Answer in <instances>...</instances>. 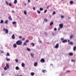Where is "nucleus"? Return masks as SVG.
I'll return each instance as SVG.
<instances>
[{"instance_id": "nucleus-1", "label": "nucleus", "mask_w": 76, "mask_h": 76, "mask_svg": "<svg viewBox=\"0 0 76 76\" xmlns=\"http://www.w3.org/2000/svg\"><path fill=\"white\" fill-rule=\"evenodd\" d=\"M16 44L18 45H20L22 44V42L20 40H18L16 41Z\"/></svg>"}, {"instance_id": "nucleus-2", "label": "nucleus", "mask_w": 76, "mask_h": 76, "mask_svg": "<svg viewBox=\"0 0 76 76\" xmlns=\"http://www.w3.org/2000/svg\"><path fill=\"white\" fill-rule=\"evenodd\" d=\"M40 62L41 63H45V59L43 58H42L40 60Z\"/></svg>"}, {"instance_id": "nucleus-3", "label": "nucleus", "mask_w": 76, "mask_h": 76, "mask_svg": "<svg viewBox=\"0 0 76 76\" xmlns=\"http://www.w3.org/2000/svg\"><path fill=\"white\" fill-rule=\"evenodd\" d=\"M59 46L58 43H57L56 46H55L54 48H58V47Z\"/></svg>"}, {"instance_id": "nucleus-4", "label": "nucleus", "mask_w": 76, "mask_h": 76, "mask_svg": "<svg viewBox=\"0 0 76 76\" xmlns=\"http://www.w3.org/2000/svg\"><path fill=\"white\" fill-rule=\"evenodd\" d=\"M59 27L61 29L63 28V25L62 24H60L59 25Z\"/></svg>"}, {"instance_id": "nucleus-5", "label": "nucleus", "mask_w": 76, "mask_h": 76, "mask_svg": "<svg viewBox=\"0 0 76 76\" xmlns=\"http://www.w3.org/2000/svg\"><path fill=\"white\" fill-rule=\"evenodd\" d=\"M34 67H36V66H37L38 65V63H37V62H35L34 63Z\"/></svg>"}, {"instance_id": "nucleus-6", "label": "nucleus", "mask_w": 76, "mask_h": 76, "mask_svg": "<svg viewBox=\"0 0 76 76\" xmlns=\"http://www.w3.org/2000/svg\"><path fill=\"white\" fill-rule=\"evenodd\" d=\"M13 47L14 48H16L17 47V45L16 44H14L13 45Z\"/></svg>"}, {"instance_id": "nucleus-7", "label": "nucleus", "mask_w": 76, "mask_h": 76, "mask_svg": "<svg viewBox=\"0 0 76 76\" xmlns=\"http://www.w3.org/2000/svg\"><path fill=\"white\" fill-rule=\"evenodd\" d=\"M69 44H70V45H73V42H71L69 43Z\"/></svg>"}, {"instance_id": "nucleus-8", "label": "nucleus", "mask_w": 76, "mask_h": 76, "mask_svg": "<svg viewBox=\"0 0 76 76\" xmlns=\"http://www.w3.org/2000/svg\"><path fill=\"white\" fill-rule=\"evenodd\" d=\"M62 42L63 43H65V42H67V40H64L62 41Z\"/></svg>"}, {"instance_id": "nucleus-9", "label": "nucleus", "mask_w": 76, "mask_h": 76, "mask_svg": "<svg viewBox=\"0 0 76 76\" xmlns=\"http://www.w3.org/2000/svg\"><path fill=\"white\" fill-rule=\"evenodd\" d=\"M5 32L6 34H8V32H9V31H8V30H7V29H6Z\"/></svg>"}, {"instance_id": "nucleus-10", "label": "nucleus", "mask_w": 76, "mask_h": 76, "mask_svg": "<svg viewBox=\"0 0 76 76\" xmlns=\"http://www.w3.org/2000/svg\"><path fill=\"white\" fill-rule=\"evenodd\" d=\"M31 45H32L33 47H34L35 46V44L33 42L31 43Z\"/></svg>"}, {"instance_id": "nucleus-11", "label": "nucleus", "mask_w": 76, "mask_h": 76, "mask_svg": "<svg viewBox=\"0 0 76 76\" xmlns=\"http://www.w3.org/2000/svg\"><path fill=\"white\" fill-rule=\"evenodd\" d=\"M4 22L6 24H7L8 23V20H7L5 21Z\"/></svg>"}, {"instance_id": "nucleus-12", "label": "nucleus", "mask_w": 76, "mask_h": 76, "mask_svg": "<svg viewBox=\"0 0 76 76\" xmlns=\"http://www.w3.org/2000/svg\"><path fill=\"white\" fill-rule=\"evenodd\" d=\"M8 19H9L10 20H12V18H11V16H9L8 17Z\"/></svg>"}, {"instance_id": "nucleus-13", "label": "nucleus", "mask_w": 76, "mask_h": 76, "mask_svg": "<svg viewBox=\"0 0 76 76\" xmlns=\"http://www.w3.org/2000/svg\"><path fill=\"white\" fill-rule=\"evenodd\" d=\"M30 55H31V57H34V54L31 53H30Z\"/></svg>"}, {"instance_id": "nucleus-14", "label": "nucleus", "mask_w": 76, "mask_h": 76, "mask_svg": "<svg viewBox=\"0 0 76 76\" xmlns=\"http://www.w3.org/2000/svg\"><path fill=\"white\" fill-rule=\"evenodd\" d=\"M21 66L23 67H25V64L23 63H22L21 64Z\"/></svg>"}, {"instance_id": "nucleus-15", "label": "nucleus", "mask_w": 76, "mask_h": 76, "mask_svg": "<svg viewBox=\"0 0 76 76\" xmlns=\"http://www.w3.org/2000/svg\"><path fill=\"white\" fill-rule=\"evenodd\" d=\"M6 60H7V61H10V58H8L7 57L6 58Z\"/></svg>"}, {"instance_id": "nucleus-16", "label": "nucleus", "mask_w": 76, "mask_h": 76, "mask_svg": "<svg viewBox=\"0 0 76 76\" xmlns=\"http://www.w3.org/2000/svg\"><path fill=\"white\" fill-rule=\"evenodd\" d=\"M69 56H73V53H69Z\"/></svg>"}, {"instance_id": "nucleus-17", "label": "nucleus", "mask_w": 76, "mask_h": 76, "mask_svg": "<svg viewBox=\"0 0 76 76\" xmlns=\"http://www.w3.org/2000/svg\"><path fill=\"white\" fill-rule=\"evenodd\" d=\"M12 39H15V34H13L12 36Z\"/></svg>"}, {"instance_id": "nucleus-18", "label": "nucleus", "mask_w": 76, "mask_h": 76, "mask_svg": "<svg viewBox=\"0 0 76 76\" xmlns=\"http://www.w3.org/2000/svg\"><path fill=\"white\" fill-rule=\"evenodd\" d=\"M7 67V69H9V64H6Z\"/></svg>"}, {"instance_id": "nucleus-19", "label": "nucleus", "mask_w": 76, "mask_h": 76, "mask_svg": "<svg viewBox=\"0 0 76 76\" xmlns=\"http://www.w3.org/2000/svg\"><path fill=\"white\" fill-rule=\"evenodd\" d=\"M76 46H74L73 48V50L74 51H76Z\"/></svg>"}, {"instance_id": "nucleus-20", "label": "nucleus", "mask_w": 76, "mask_h": 76, "mask_svg": "<svg viewBox=\"0 0 76 76\" xmlns=\"http://www.w3.org/2000/svg\"><path fill=\"white\" fill-rule=\"evenodd\" d=\"M42 72H43V73H45V72H46V70L44 69V70H42Z\"/></svg>"}, {"instance_id": "nucleus-21", "label": "nucleus", "mask_w": 76, "mask_h": 76, "mask_svg": "<svg viewBox=\"0 0 76 76\" xmlns=\"http://www.w3.org/2000/svg\"><path fill=\"white\" fill-rule=\"evenodd\" d=\"M14 4H16L17 3V0H15L14 1Z\"/></svg>"}, {"instance_id": "nucleus-22", "label": "nucleus", "mask_w": 76, "mask_h": 76, "mask_svg": "<svg viewBox=\"0 0 76 76\" xmlns=\"http://www.w3.org/2000/svg\"><path fill=\"white\" fill-rule=\"evenodd\" d=\"M27 51H31V49H30L29 48H27Z\"/></svg>"}, {"instance_id": "nucleus-23", "label": "nucleus", "mask_w": 76, "mask_h": 76, "mask_svg": "<svg viewBox=\"0 0 76 76\" xmlns=\"http://www.w3.org/2000/svg\"><path fill=\"white\" fill-rule=\"evenodd\" d=\"M44 20L46 22H48V19L45 18L44 19Z\"/></svg>"}, {"instance_id": "nucleus-24", "label": "nucleus", "mask_w": 76, "mask_h": 76, "mask_svg": "<svg viewBox=\"0 0 76 76\" xmlns=\"http://www.w3.org/2000/svg\"><path fill=\"white\" fill-rule=\"evenodd\" d=\"M4 69L5 70H7V67H6V66H5L4 68Z\"/></svg>"}, {"instance_id": "nucleus-25", "label": "nucleus", "mask_w": 76, "mask_h": 76, "mask_svg": "<svg viewBox=\"0 0 76 76\" xmlns=\"http://www.w3.org/2000/svg\"><path fill=\"white\" fill-rule=\"evenodd\" d=\"M70 38L71 39H72L73 38V35H71L70 36Z\"/></svg>"}, {"instance_id": "nucleus-26", "label": "nucleus", "mask_w": 76, "mask_h": 76, "mask_svg": "<svg viewBox=\"0 0 76 76\" xmlns=\"http://www.w3.org/2000/svg\"><path fill=\"white\" fill-rule=\"evenodd\" d=\"M31 76H34V72H31Z\"/></svg>"}, {"instance_id": "nucleus-27", "label": "nucleus", "mask_w": 76, "mask_h": 76, "mask_svg": "<svg viewBox=\"0 0 76 76\" xmlns=\"http://www.w3.org/2000/svg\"><path fill=\"white\" fill-rule=\"evenodd\" d=\"M7 56H10V54L8 53H7Z\"/></svg>"}, {"instance_id": "nucleus-28", "label": "nucleus", "mask_w": 76, "mask_h": 76, "mask_svg": "<svg viewBox=\"0 0 76 76\" xmlns=\"http://www.w3.org/2000/svg\"><path fill=\"white\" fill-rule=\"evenodd\" d=\"M4 22V21L3 20H1V21H0V23H3Z\"/></svg>"}, {"instance_id": "nucleus-29", "label": "nucleus", "mask_w": 76, "mask_h": 76, "mask_svg": "<svg viewBox=\"0 0 76 76\" xmlns=\"http://www.w3.org/2000/svg\"><path fill=\"white\" fill-rule=\"evenodd\" d=\"M24 13L25 15H27V14L26 13V11H24Z\"/></svg>"}, {"instance_id": "nucleus-30", "label": "nucleus", "mask_w": 76, "mask_h": 76, "mask_svg": "<svg viewBox=\"0 0 76 76\" xmlns=\"http://www.w3.org/2000/svg\"><path fill=\"white\" fill-rule=\"evenodd\" d=\"M71 61H72V62H75V60H74V59H72L71 60Z\"/></svg>"}, {"instance_id": "nucleus-31", "label": "nucleus", "mask_w": 76, "mask_h": 76, "mask_svg": "<svg viewBox=\"0 0 76 76\" xmlns=\"http://www.w3.org/2000/svg\"><path fill=\"white\" fill-rule=\"evenodd\" d=\"M53 25V22H51L50 23V25L51 26Z\"/></svg>"}, {"instance_id": "nucleus-32", "label": "nucleus", "mask_w": 76, "mask_h": 76, "mask_svg": "<svg viewBox=\"0 0 76 76\" xmlns=\"http://www.w3.org/2000/svg\"><path fill=\"white\" fill-rule=\"evenodd\" d=\"M15 69L16 70H19V67L18 66H16L15 67Z\"/></svg>"}, {"instance_id": "nucleus-33", "label": "nucleus", "mask_w": 76, "mask_h": 76, "mask_svg": "<svg viewBox=\"0 0 76 76\" xmlns=\"http://www.w3.org/2000/svg\"><path fill=\"white\" fill-rule=\"evenodd\" d=\"M37 12L38 14H40V11H39L38 10H37Z\"/></svg>"}, {"instance_id": "nucleus-34", "label": "nucleus", "mask_w": 76, "mask_h": 76, "mask_svg": "<svg viewBox=\"0 0 76 76\" xmlns=\"http://www.w3.org/2000/svg\"><path fill=\"white\" fill-rule=\"evenodd\" d=\"M16 22H12V24L13 25H15V24H16Z\"/></svg>"}, {"instance_id": "nucleus-35", "label": "nucleus", "mask_w": 76, "mask_h": 76, "mask_svg": "<svg viewBox=\"0 0 76 76\" xmlns=\"http://www.w3.org/2000/svg\"><path fill=\"white\" fill-rule=\"evenodd\" d=\"M40 11H42L43 10V8H40Z\"/></svg>"}, {"instance_id": "nucleus-36", "label": "nucleus", "mask_w": 76, "mask_h": 76, "mask_svg": "<svg viewBox=\"0 0 76 76\" xmlns=\"http://www.w3.org/2000/svg\"><path fill=\"white\" fill-rule=\"evenodd\" d=\"M27 45V44H26V42H25L24 43H23L24 45Z\"/></svg>"}, {"instance_id": "nucleus-37", "label": "nucleus", "mask_w": 76, "mask_h": 76, "mask_svg": "<svg viewBox=\"0 0 76 76\" xmlns=\"http://www.w3.org/2000/svg\"><path fill=\"white\" fill-rule=\"evenodd\" d=\"M5 3L7 5H9V4H8V2H7V1H5Z\"/></svg>"}, {"instance_id": "nucleus-38", "label": "nucleus", "mask_w": 76, "mask_h": 76, "mask_svg": "<svg viewBox=\"0 0 76 76\" xmlns=\"http://www.w3.org/2000/svg\"><path fill=\"white\" fill-rule=\"evenodd\" d=\"M26 42L27 43V42H29V40H26Z\"/></svg>"}, {"instance_id": "nucleus-39", "label": "nucleus", "mask_w": 76, "mask_h": 76, "mask_svg": "<svg viewBox=\"0 0 76 76\" xmlns=\"http://www.w3.org/2000/svg\"><path fill=\"white\" fill-rule=\"evenodd\" d=\"M56 14V12L55 11H53V15H55Z\"/></svg>"}, {"instance_id": "nucleus-40", "label": "nucleus", "mask_w": 76, "mask_h": 76, "mask_svg": "<svg viewBox=\"0 0 76 76\" xmlns=\"http://www.w3.org/2000/svg\"><path fill=\"white\" fill-rule=\"evenodd\" d=\"M0 52H1V54H3V53H4V52H3V51L2 50Z\"/></svg>"}, {"instance_id": "nucleus-41", "label": "nucleus", "mask_w": 76, "mask_h": 76, "mask_svg": "<svg viewBox=\"0 0 76 76\" xmlns=\"http://www.w3.org/2000/svg\"><path fill=\"white\" fill-rule=\"evenodd\" d=\"M73 3V2L72 1H70V3L71 4H72Z\"/></svg>"}, {"instance_id": "nucleus-42", "label": "nucleus", "mask_w": 76, "mask_h": 76, "mask_svg": "<svg viewBox=\"0 0 76 76\" xmlns=\"http://www.w3.org/2000/svg\"><path fill=\"white\" fill-rule=\"evenodd\" d=\"M47 10H45V11L44 12V13H46V12H47Z\"/></svg>"}, {"instance_id": "nucleus-43", "label": "nucleus", "mask_w": 76, "mask_h": 76, "mask_svg": "<svg viewBox=\"0 0 76 76\" xmlns=\"http://www.w3.org/2000/svg\"><path fill=\"white\" fill-rule=\"evenodd\" d=\"M52 36H54V33H52Z\"/></svg>"}, {"instance_id": "nucleus-44", "label": "nucleus", "mask_w": 76, "mask_h": 76, "mask_svg": "<svg viewBox=\"0 0 76 76\" xmlns=\"http://www.w3.org/2000/svg\"><path fill=\"white\" fill-rule=\"evenodd\" d=\"M19 39H21V38H22V36H19Z\"/></svg>"}, {"instance_id": "nucleus-45", "label": "nucleus", "mask_w": 76, "mask_h": 76, "mask_svg": "<svg viewBox=\"0 0 76 76\" xmlns=\"http://www.w3.org/2000/svg\"><path fill=\"white\" fill-rule=\"evenodd\" d=\"M25 38H23L22 39V41H25Z\"/></svg>"}, {"instance_id": "nucleus-46", "label": "nucleus", "mask_w": 76, "mask_h": 76, "mask_svg": "<svg viewBox=\"0 0 76 76\" xmlns=\"http://www.w3.org/2000/svg\"><path fill=\"white\" fill-rule=\"evenodd\" d=\"M9 6H12V4L9 3Z\"/></svg>"}, {"instance_id": "nucleus-47", "label": "nucleus", "mask_w": 76, "mask_h": 76, "mask_svg": "<svg viewBox=\"0 0 76 76\" xmlns=\"http://www.w3.org/2000/svg\"><path fill=\"white\" fill-rule=\"evenodd\" d=\"M70 40H68V42L69 44V43H70Z\"/></svg>"}, {"instance_id": "nucleus-48", "label": "nucleus", "mask_w": 76, "mask_h": 76, "mask_svg": "<svg viewBox=\"0 0 76 76\" xmlns=\"http://www.w3.org/2000/svg\"><path fill=\"white\" fill-rule=\"evenodd\" d=\"M15 61L16 62V63H17V62H18V60L17 59H15Z\"/></svg>"}, {"instance_id": "nucleus-49", "label": "nucleus", "mask_w": 76, "mask_h": 76, "mask_svg": "<svg viewBox=\"0 0 76 76\" xmlns=\"http://www.w3.org/2000/svg\"><path fill=\"white\" fill-rule=\"evenodd\" d=\"M45 35H46V36L47 35V33L46 32H45Z\"/></svg>"}, {"instance_id": "nucleus-50", "label": "nucleus", "mask_w": 76, "mask_h": 76, "mask_svg": "<svg viewBox=\"0 0 76 76\" xmlns=\"http://www.w3.org/2000/svg\"><path fill=\"white\" fill-rule=\"evenodd\" d=\"M54 31H57V28H54Z\"/></svg>"}, {"instance_id": "nucleus-51", "label": "nucleus", "mask_w": 76, "mask_h": 76, "mask_svg": "<svg viewBox=\"0 0 76 76\" xmlns=\"http://www.w3.org/2000/svg\"><path fill=\"white\" fill-rule=\"evenodd\" d=\"M61 18H64V16H63V15H61Z\"/></svg>"}, {"instance_id": "nucleus-52", "label": "nucleus", "mask_w": 76, "mask_h": 76, "mask_svg": "<svg viewBox=\"0 0 76 76\" xmlns=\"http://www.w3.org/2000/svg\"><path fill=\"white\" fill-rule=\"evenodd\" d=\"M67 72H68V73H69V72H70V71L69 70H68L67 71Z\"/></svg>"}, {"instance_id": "nucleus-53", "label": "nucleus", "mask_w": 76, "mask_h": 76, "mask_svg": "<svg viewBox=\"0 0 76 76\" xmlns=\"http://www.w3.org/2000/svg\"><path fill=\"white\" fill-rule=\"evenodd\" d=\"M28 3H30V2L31 1L30 0H28Z\"/></svg>"}, {"instance_id": "nucleus-54", "label": "nucleus", "mask_w": 76, "mask_h": 76, "mask_svg": "<svg viewBox=\"0 0 76 76\" xmlns=\"http://www.w3.org/2000/svg\"><path fill=\"white\" fill-rule=\"evenodd\" d=\"M33 9L34 10H35V7H34L33 8Z\"/></svg>"}, {"instance_id": "nucleus-55", "label": "nucleus", "mask_w": 76, "mask_h": 76, "mask_svg": "<svg viewBox=\"0 0 76 76\" xmlns=\"http://www.w3.org/2000/svg\"><path fill=\"white\" fill-rule=\"evenodd\" d=\"M6 28H4L3 29V31H5V30L6 31Z\"/></svg>"}, {"instance_id": "nucleus-56", "label": "nucleus", "mask_w": 76, "mask_h": 76, "mask_svg": "<svg viewBox=\"0 0 76 76\" xmlns=\"http://www.w3.org/2000/svg\"><path fill=\"white\" fill-rule=\"evenodd\" d=\"M64 39H63V38H62L61 39V41L63 40Z\"/></svg>"}, {"instance_id": "nucleus-57", "label": "nucleus", "mask_w": 76, "mask_h": 76, "mask_svg": "<svg viewBox=\"0 0 76 76\" xmlns=\"http://www.w3.org/2000/svg\"><path fill=\"white\" fill-rule=\"evenodd\" d=\"M60 28H58V31H60Z\"/></svg>"}, {"instance_id": "nucleus-58", "label": "nucleus", "mask_w": 76, "mask_h": 76, "mask_svg": "<svg viewBox=\"0 0 76 76\" xmlns=\"http://www.w3.org/2000/svg\"><path fill=\"white\" fill-rule=\"evenodd\" d=\"M47 7V9H48V8H49V7H50V6Z\"/></svg>"}, {"instance_id": "nucleus-59", "label": "nucleus", "mask_w": 76, "mask_h": 76, "mask_svg": "<svg viewBox=\"0 0 76 76\" xmlns=\"http://www.w3.org/2000/svg\"><path fill=\"white\" fill-rule=\"evenodd\" d=\"M39 42L40 43H42V42H41V40H39Z\"/></svg>"}, {"instance_id": "nucleus-60", "label": "nucleus", "mask_w": 76, "mask_h": 76, "mask_svg": "<svg viewBox=\"0 0 76 76\" xmlns=\"http://www.w3.org/2000/svg\"><path fill=\"white\" fill-rule=\"evenodd\" d=\"M12 13H14V11H12Z\"/></svg>"}, {"instance_id": "nucleus-61", "label": "nucleus", "mask_w": 76, "mask_h": 76, "mask_svg": "<svg viewBox=\"0 0 76 76\" xmlns=\"http://www.w3.org/2000/svg\"><path fill=\"white\" fill-rule=\"evenodd\" d=\"M69 19H70V17L68 18Z\"/></svg>"}, {"instance_id": "nucleus-62", "label": "nucleus", "mask_w": 76, "mask_h": 76, "mask_svg": "<svg viewBox=\"0 0 76 76\" xmlns=\"http://www.w3.org/2000/svg\"><path fill=\"white\" fill-rule=\"evenodd\" d=\"M17 76H19V75H17Z\"/></svg>"}, {"instance_id": "nucleus-63", "label": "nucleus", "mask_w": 76, "mask_h": 76, "mask_svg": "<svg viewBox=\"0 0 76 76\" xmlns=\"http://www.w3.org/2000/svg\"><path fill=\"white\" fill-rule=\"evenodd\" d=\"M38 0H36V1H38Z\"/></svg>"}, {"instance_id": "nucleus-64", "label": "nucleus", "mask_w": 76, "mask_h": 76, "mask_svg": "<svg viewBox=\"0 0 76 76\" xmlns=\"http://www.w3.org/2000/svg\"><path fill=\"white\" fill-rule=\"evenodd\" d=\"M75 12H76V10H75Z\"/></svg>"}]
</instances>
